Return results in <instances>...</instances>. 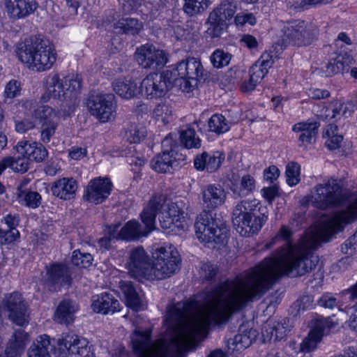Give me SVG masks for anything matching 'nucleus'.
I'll return each instance as SVG.
<instances>
[{
    "label": "nucleus",
    "instance_id": "nucleus-30",
    "mask_svg": "<svg viewBox=\"0 0 357 357\" xmlns=\"http://www.w3.org/2000/svg\"><path fill=\"white\" fill-rule=\"evenodd\" d=\"M52 195L63 200H70L75 196L77 183L73 178H62L54 182Z\"/></svg>",
    "mask_w": 357,
    "mask_h": 357
},
{
    "label": "nucleus",
    "instance_id": "nucleus-14",
    "mask_svg": "<svg viewBox=\"0 0 357 357\" xmlns=\"http://www.w3.org/2000/svg\"><path fill=\"white\" fill-rule=\"evenodd\" d=\"M170 70H164L158 73H149L141 82V92L148 98H160L164 96L167 91L174 87L171 79Z\"/></svg>",
    "mask_w": 357,
    "mask_h": 357
},
{
    "label": "nucleus",
    "instance_id": "nucleus-21",
    "mask_svg": "<svg viewBox=\"0 0 357 357\" xmlns=\"http://www.w3.org/2000/svg\"><path fill=\"white\" fill-rule=\"evenodd\" d=\"M229 189L235 199L247 197L256 190L257 182L251 174H244L240 176L233 173L229 178Z\"/></svg>",
    "mask_w": 357,
    "mask_h": 357
},
{
    "label": "nucleus",
    "instance_id": "nucleus-25",
    "mask_svg": "<svg viewBox=\"0 0 357 357\" xmlns=\"http://www.w3.org/2000/svg\"><path fill=\"white\" fill-rule=\"evenodd\" d=\"M15 149L19 155L25 156L29 161L43 162L48 155V151L42 143L27 141L18 142Z\"/></svg>",
    "mask_w": 357,
    "mask_h": 357
},
{
    "label": "nucleus",
    "instance_id": "nucleus-10",
    "mask_svg": "<svg viewBox=\"0 0 357 357\" xmlns=\"http://www.w3.org/2000/svg\"><path fill=\"white\" fill-rule=\"evenodd\" d=\"M349 196V192L344 190L340 181L333 177L322 183L316 185L312 195L314 206L326 210L340 205Z\"/></svg>",
    "mask_w": 357,
    "mask_h": 357
},
{
    "label": "nucleus",
    "instance_id": "nucleus-61",
    "mask_svg": "<svg viewBox=\"0 0 357 357\" xmlns=\"http://www.w3.org/2000/svg\"><path fill=\"white\" fill-rule=\"evenodd\" d=\"M143 0H123L122 9L124 13H135L141 6Z\"/></svg>",
    "mask_w": 357,
    "mask_h": 357
},
{
    "label": "nucleus",
    "instance_id": "nucleus-24",
    "mask_svg": "<svg viewBox=\"0 0 357 357\" xmlns=\"http://www.w3.org/2000/svg\"><path fill=\"white\" fill-rule=\"evenodd\" d=\"M225 159V155L222 151H204L195 156L194 167L198 171L214 173L220 169Z\"/></svg>",
    "mask_w": 357,
    "mask_h": 357
},
{
    "label": "nucleus",
    "instance_id": "nucleus-16",
    "mask_svg": "<svg viewBox=\"0 0 357 357\" xmlns=\"http://www.w3.org/2000/svg\"><path fill=\"white\" fill-rule=\"evenodd\" d=\"M127 266L133 278L150 280L151 265L149 256L143 247L137 246L130 250Z\"/></svg>",
    "mask_w": 357,
    "mask_h": 357
},
{
    "label": "nucleus",
    "instance_id": "nucleus-3",
    "mask_svg": "<svg viewBox=\"0 0 357 357\" xmlns=\"http://www.w3.org/2000/svg\"><path fill=\"white\" fill-rule=\"evenodd\" d=\"M18 60L33 71L50 69L56 60L54 45L49 40L32 36L19 43L15 48Z\"/></svg>",
    "mask_w": 357,
    "mask_h": 357
},
{
    "label": "nucleus",
    "instance_id": "nucleus-18",
    "mask_svg": "<svg viewBox=\"0 0 357 357\" xmlns=\"http://www.w3.org/2000/svg\"><path fill=\"white\" fill-rule=\"evenodd\" d=\"M6 13L13 21L25 20L37 11V0H4Z\"/></svg>",
    "mask_w": 357,
    "mask_h": 357
},
{
    "label": "nucleus",
    "instance_id": "nucleus-7",
    "mask_svg": "<svg viewBox=\"0 0 357 357\" xmlns=\"http://www.w3.org/2000/svg\"><path fill=\"white\" fill-rule=\"evenodd\" d=\"M167 70H170L171 79L175 87L183 92L192 91L199 82L206 79L200 60L195 57H188Z\"/></svg>",
    "mask_w": 357,
    "mask_h": 357
},
{
    "label": "nucleus",
    "instance_id": "nucleus-57",
    "mask_svg": "<svg viewBox=\"0 0 357 357\" xmlns=\"http://www.w3.org/2000/svg\"><path fill=\"white\" fill-rule=\"evenodd\" d=\"M340 297L342 303L349 302L356 303L357 302V282L350 288L342 291L340 294Z\"/></svg>",
    "mask_w": 357,
    "mask_h": 357
},
{
    "label": "nucleus",
    "instance_id": "nucleus-52",
    "mask_svg": "<svg viewBox=\"0 0 357 357\" xmlns=\"http://www.w3.org/2000/svg\"><path fill=\"white\" fill-rule=\"evenodd\" d=\"M332 0H301L295 1L292 3L289 1L288 5L290 8H292L296 12H301L305 10H308L313 6L318 4H328L331 3Z\"/></svg>",
    "mask_w": 357,
    "mask_h": 357
},
{
    "label": "nucleus",
    "instance_id": "nucleus-19",
    "mask_svg": "<svg viewBox=\"0 0 357 357\" xmlns=\"http://www.w3.org/2000/svg\"><path fill=\"white\" fill-rule=\"evenodd\" d=\"M357 220V197L350 202L348 206L326 221V234H331L341 230L344 225L353 222Z\"/></svg>",
    "mask_w": 357,
    "mask_h": 357
},
{
    "label": "nucleus",
    "instance_id": "nucleus-43",
    "mask_svg": "<svg viewBox=\"0 0 357 357\" xmlns=\"http://www.w3.org/2000/svg\"><path fill=\"white\" fill-rule=\"evenodd\" d=\"M12 105V108L15 109L17 112H56L48 105L38 107V102L32 99L15 100Z\"/></svg>",
    "mask_w": 357,
    "mask_h": 357
},
{
    "label": "nucleus",
    "instance_id": "nucleus-62",
    "mask_svg": "<svg viewBox=\"0 0 357 357\" xmlns=\"http://www.w3.org/2000/svg\"><path fill=\"white\" fill-rule=\"evenodd\" d=\"M313 300L310 296H304L298 299L294 303V307L298 310V311H305L310 309L312 306Z\"/></svg>",
    "mask_w": 357,
    "mask_h": 357
},
{
    "label": "nucleus",
    "instance_id": "nucleus-39",
    "mask_svg": "<svg viewBox=\"0 0 357 357\" xmlns=\"http://www.w3.org/2000/svg\"><path fill=\"white\" fill-rule=\"evenodd\" d=\"M13 172L25 173L29 168V161L25 156L19 155L17 157H6L0 161V175L7 169Z\"/></svg>",
    "mask_w": 357,
    "mask_h": 357
},
{
    "label": "nucleus",
    "instance_id": "nucleus-48",
    "mask_svg": "<svg viewBox=\"0 0 357 357\" xmlns=\"http://www.w3.org/2000/svg\"><path fill=\"white\" fill-rule=\"evenodd\" d=\"M183 11L189 16L204 12L211 4L210 0H184Z\"/></svg>",
    "mask_w": 357,
    "mask_h": 357
},
{
    "label": "nucleus",
    "instance_id": "nucleus-20",
    "mask_svg": "<svg viewBox=\"0 0 357 357\" xmlns=\"http://www.w3.org/2000/svg\"><path fill=\"white\" fill-rule=\"evenodd\" d=\"M87 341L80 340L73 333H63L58 339L57 346L61 354H77L80 357H89V349L87 347Z\"/></svg>",
    "mask_w": 357,
    "mask_h": 357
},
{
    "label": "nucleus",
    "instance_id": "nucleus-1",
    "mask_svg": "<svg viewBox=\"0 0 357 357\" xmlns=\"http://www.w3.org/2000/svg\"><path fill=\"white\" fill-rule=\"evenodd\" d=\"M326 231L324 220L319 225L310 227L296 246L291 242V230L282 225L276 236L279 241H284V246L254 268L218 284L212 291L213 301L204 310L190 316L193 304L188 301L178 302L169 310V318L178 328L169 346L152 343L151 330L146 329V357H173L172 349L181 353L204 337L211 324L227 323L248 302L261 298L281 276H301L314 269L319 257L313 250L331 236Z\"/></svg>",
    "mask_w": 357,
    "mask_h": 357
},
{
    "label": "nucleus",
    "instance_id": "nucleus-60",
    "mask_svg": "<svg viewBox=\"0 0 357 357\" xmlns=\"http://www.w3.org/2000/svg\"><path fill=\"white\" fill-rule=\"evenodd\" d=\"M234 22L237 26H243L245 24L252 26L257 23V20L252 13L238 14L234 17Z\"/></svg>",
    "mask_w": 357,
    "mask_h": 357
},
{
    "label": "nucleus",
    "instance_id": "nucleus-35",
    "mask_svg": "<svg viewBox=\"0 0 357 357\" xmlns=\"http://www.w3.org/2000/svg\"><path fill=\"white\" fill-rule=\"evenodd\" d=\"M257 337V331L252 328H248L245 325H241L236 334L230 343L233 350L236 351L243 350L249 347Z\"/></svg>",
    "mask_w": 357,
    "mask_h": 357
},
{
    "label": "nucleus",
    "instance_id": "nucleus-38",
    "mask_svg": "<svg viewBox=\"0 0 357 357\" xmlns=\"http://www.w3.org/2000/svg\"><path fill=\"white\" fill-rule=\"evenodd\" d=\"M273 60L269 54H263L261 58L253 64L250 70V77L255 82L260 83L272 66Z\"/></svg>",
    "mask_w": 357,
    "mask_h": 357
},
{
    "label": "nucleus",
    "instance_id": "nucleus-53",
    "mask_svg": "<svg viewBox=\"0 0 357 357\" xmlns=\"http://www.w3.org/2000/svg\"><path fill=\"white\" fill-rule=\"evenodd\" d=\"M334 317L317 319L315 321L314 327L324 336L328 334L332 328H335L338 323L333 319Z\"/></svg>",
    "mask_w": 357,
    "mask_h": 357
},
{
    "label": "nucleus",
    "instance_id": "nucleus-28",
    "mask_svg": "<svg viewBox=\"0 0 357 357\" xmlns=\"http://www.w3.org/2000/svg\"><path fill=\"white\" fill-rule=\"evenodd\" d=\"M20 221L19 215L15 213H8L1 219V222L5 224L8 229L3 230L0 228L1 245L11 244L20 238V234L17 229Z\"/></svg>",
    "mask_w": 357,
    "mask_h": 357
},
{
    "label": "nucleus",
    "instance_id": "nucleus-44",
    "mask_svg": "<svg viewBox=\"0 0 357 357\" xmlns=\"http://www.w3.org/2000/svg\"><path fill=\"white\" fill-rule=\"evenodd\" d=\"M180 141L183 147L187 149H198L202 146L201 139L197 135L195 129L191 127L181 131Z\"/></svg>",
    "mask_w": 357,
    "mask_h": 357
},
{
    "label": "nucleus",
    "instance_id": "nucleus-13",
    "mask_svg": "<svg viewBox=\"0 0 357 357\" xmlns=\"http://www.w3.org/2000/svg\"><path fill=\"white\" fill-rule=\"evenodd\" d=\"M168 54L155 47L153 44L146 43L136 49L135 59L140 67L153 71L160 70L167 63Z\"/></svg>",
    "mask_w": 357,
    "mask_h": 357
},
{
    "label": "nucleus",
    "instance_id": "nucleus-45",
    "mask_svg": "<svg viewBox=\"0 0 357 357\" xmlns=\"http://www.w3.org/2000/svg\"><path fill=\"white\" fill-rule=\"evenodd\" d=\"M147 135L145 127L142 125L131 123L125 130L123 137L130 144H137L143 141Z\"/></svg>",
    "mask_w": 357,
    "mask_h": 357
},
{
    "label": "nucleus",
    "instance_id": "nucleus-22",
    "mask_svg": "<svg viewBox=\"0 0 357 357\" xmlns=\"http://www.w3.org/2000/svg\"><path fill=\"white\" fill-rule=\"evenodd\" d=\"M320 123L319 121L308 119L294 124L292 130L294 132H300L298 137V146L303 149L316 142Z\"/></svg>",
    "mask_w": 357,
    "mask_h": 357
},
{
    "label": "nucleus",
    "instance_id": "nucleus-49",
    "mask_svg": "<svg viewBox=\"0 0 357 357\" xmlns=\"http://www.w3.org/2000/svg\"><path fill=\"white\" fill-rule=\"evenodd\" d=\"M22 84L16 79L10 80L5 86L3 96L6 104H13L15 100L14 98L21 95Z\"/></svg>",
    "mask_w": 357,
    "mask_h": 357
},
{
    "label": "nucleus",
    "instance_id": "nucleus-27",
    "mask_svg": "<svg viewBox=\"0 0 357 357\" xmlns=\"http://www.w3.org/2000/svg\"><path fill=\"white\" fill-rule=\"evenodd\" d=\"M91 307L95 312L102 314H113L120 311L119 301L108 292H103L93 296Z\"/></svg>",
    "mask_w": 357,
    "mask_h": 357
},
{
    "label": "nucleus",
    "instance_id": "nucleus-34",
    "mask_svg": "<svg viewBox=\"0 0 357 357\" xmlns=\"http://www.w3.org/2000/svg\"><path fill=\"white\" fill-rule=\"evenodd\" d=\"M113 27L119 34L135 36L139 34L144 25L137 18L122 17L114 24Z\"/></svg>",
    "mask_w": 357,
    "mask_h": 357
},
{
    "label": "nucleus",
    "instance_id": "nucleus-4",
    "mask_svg": "<svg viewBox=\"0 0 357 357\" xmlns=\"http://www.w3.org/2000/svg\"><path fill=\"white\" fill-rule=\"evenodd\" d=\"M160 212L159 221L163 229L173 234H181L186 227L183 211L174 202L165 204L161 197H153L141 213L144 224L155 227V218Z\"/></svg>",
    "mask_w": 357,
    "mask_h": 357
},
{
    "label": "nucleus",
    "instance_id": "nucleus-64",
    "mask_svg": "<svg viewBox=\"0 0 357 357\" xmlns=\"http://www.w3.org/2000/svg\"><path fill=\"white\" fill-rule=\"evenodd\" d=\"M174 33L177 39L181 41H190L193 38V34L189 29H185L179 26L175 29Z\"/></svg>",
    "mask_w": 357,
    "mask_h": 357
},
{
    "label": "nucleus",
    "instance_id": "nucleus-58",
    "mask_svg": "<svg viewBox=\"0 0 357 357\" xmlns=\"http://www.w3.org/2000/svg\"><path fill=\"white\" fill-rule=\"evenodd\" d=\"M289 320L287 318L281 319L276 324H273V326L275 329V340H281L283 339L287 333L289 331L287 323Z\"/></svg>",
    "mask_w": 357,
    "mask_h": 357
},
{
    "label": "nucleus",
    "instance_id": "nucleus-23",
    "mask_svg": "<svg viewBox=\"0 0 357 357\" xmlns=\"http://www.w3.org/2000/svg\"><path fill=\"white\" fill-rule=\"evenodd\" d=\"M36 114V127L40 130V141L49 143L54 135L60 123L58 113H35Z\"/></svg>",
    "mask_w": 357,
    "mask_h": 357
},
{
    "label": "nucleus",
    "instance_id": "nucleus-56",
    "mask_svg": "<svg viewBox=\"0 0 357 357\" xmlns=\"http://www.w3.org/2000/svg\"><path fill=\"white\" fill-rule=\"evenodd\" d=\"M334 108L331 112H355L357 110V100H348L347 102H342L340 100H336L333 102Z\"/></svg>",
    "mask_w": 357,
    "mask_h": 357
},
{
    "label": "nucleus",
    "instance_id": "nucleus-17",
    "mask_svg": "<svg viewBox=\"0 0 357 357\" xmlns=\"http://www.w3.org/2000/svg\"><path fill=\"white\" fill-rule=\"evenodd\" d=\"M3 307L8 312L9 319L15 324L24 326L29 324L26 305L17 292L6 295L3 300Z\"/></svg>",
    "mask_w": 357,
    "mask_h": 357
},
{
    "label": "nucleus",
    "instance_id": "nucleus-31",
    "mask_svg": "<svg viewBox=\"0 0 357 357\" xmlns=\"http://www.w3.org/2000/svg\"><path fill=\"white\" fill-rule=\"evenodd\" d=\"M28 334L22 329L15 330L9 340L5 351L0 357H20L28 341Z\"/></svg>",
    "mask_w": 357,
    "mask_h": 357
},
{
    "label": "nucleus",
    "instance_id": "nucleus-46",
    "mask_svg": "<svg viewBox=\"0 0 357 357\" xmlns=\"http://www.w3.org/2000/svg\"><path fill=\"white\" fill-rule=\"evenodd\" d=\"M323 337L322 333L313 327L301 343L300 350L305 353L311 352L317 347Z\"/></svg>",
    "mask_w": 357,
    "mask_h": 357
},
{
    "label": "nucleus",
    "instance_id": "nucleus-5",
    "mask_svg": "<svg viewBox=\"0 0 357 357\" xmlns=\"http://www.w3.org/2000/svg\"><path fill=\"white\" fill-rule=\"evenodd\" d=\"M232 223L241 236L258 233L268 220V210L256 199H244L234 206Z\"/></svg>",
    "mask_w": 357,
    "mask_h": 357
},
{
    "label": "nucleus",
    "instance_id": "nucleus-41",
    "mask_svg": "<svg viewBox=\"0 0 357 357\" xmlns=\"http://www.w3.org/2000/svg\"><path fill=\"white\" fill-rule=\"evenodd\" d=\"M50 337L47 335H40L33 342L28 350V357H51L49 353Z\"/></svg>",
    "mask_w": 357,
    "mask_h": 357
},
{
    "label": "nucleus",
    "instance_id": "nucleus-42",
    "mask_svg": "<svg viewBox=\"0 0 357 357\" xmlns=\"http://www.w3.org/2000/svg\"><path fill=\"white\" fill-rule=\"evenodd\" d=\"M17 199L20 204L31 208H38L41 204V195L30 190L22 189V186L17 187Z\"/></svg>",
    "mask_w": 357,
    "mask_h": 357
},
{
    "label": "nucleus",
    "instance_id": "nucleus-2",
    "mask_svg": "<svg viewBox=\"0 0 357 357\" xmlns=\"http://www.w3.org/2000/svg\"><path fill=\"white\" fill-rule=\"evenodd\" d=\"M204 210L195 222V234L203 243L222 244L227 238L228 229L222 219L213 218L210 211L214 210L225 204L227 192L219 184H208L204 187L201 192Z\"/></svg>",
    "mask_w": 357,
    "mask_h": 357
},
{
    "label": "nucleus",
    "instance_id": "nucleus-11",
    "mask_svg": "<svg viewBox=\"0 0 357 357\" xmlns=\"http://www.w3.org/2000/svg\"><path fill=\"white\" fill-rule=\"evenodd\" d=\"M236 1L223 0L208 15L206 23L208 27L206 31V39L211 41L219 40L227 27V21L231 20L236 12Z\"/></svg>",
    "mask_w": 357,
    "mask_h": 357
},
{
    "label": "nucleus",
    "instance_id": "nucleus-33",
    "mask_svg": "<svg viewBox=\"0 0 357 357\" xmlns=\"http://www.w3.org/2000/svg\"><path fill=\"white\" fill-rule=\"evenodd\" d=\"M353 57L348 53H340L331 58L325 66L326 76L331 77L336 74L349 70V66L352 63Z\"/></svg>",
    "mask_w": 357,
    "mask_h": 357
},
{
    "label": "nucleus",
    "instance_id": "nucleus-37",
    "mask_svg": "<svg viewBox=\"0 0 357 357\" xmlns=\"http://www.w3.org/2000/svg\"><path fill=\"white\" fill-rule=\"evenodd\" d=\"M116 106L114 94H91V112H115Z\"/></svg>",
    "mask_w": 357,
    "mask_h": 357
},
{
    "label": "nucleus",
    "instance_id": "nucleus-15",
    "mask_svg": "<svg viewBox=\"0 0 357 357\" xmlns=\"http://www.w3.org/2000/svg\"><path fill=\"white\" fill-rule=\"evenodd\" d=\"M41 281L50 291H56L62 287H69L72 278L68 266L56 262L47 265Z\"/></svg>",
    "mask_w": 357,
    "mask_h": 357
},
{
    "label": "nucleus",
    "instance_id": "nucleus-54",
    "mask_svg": "<svg viewBox=\"0 0 357 357\" xmlns=\"http://www.w3.org/2000/svg\"><path fill=\"white\" fill-rule=\"evenodd\" d=\"M36 114L31 113V116L15 122V130L18 132L24 133L36 127Z\"/></svg>",
    "mask_w": 357,
    "mask_h": 357
},
{
    "label": "nucleus",
    "instance_id": "nucleus-50",
    "mask_svg": "<svg viewBox=\"0 0 357 357\" xmlns=\"http://www.w3.org/2000/svg\"><path fill=\"white\" fill-rule=\"evenodd\" d=\"M231 54L221 49H216L211 55L210 60L215 68H222L229 65Z\"/></svg>",
    "mask_w": 357,
    "mask_h": 357
},
{
    "label": "nucleus",
    "instance_id": "nucleus-29",
    "mask_svg": "<svg viewBox=\"0 0 357 357\" xmlns=\"http://www.w3.org/2000/svg\"><path fill=\"white\" fill-rule=\"evenodd\" d=\"M144 228L142 225L136 220L127 222L120 229V238L121 240L132 241L138 240L139 238L146 236L154 229L153 226H149L144 224Z\"/></svg>",
    "mask_w": 357,
    "mask_h": 357
},
{
    "label": "nucleus",
    "instance_id": "nucleus-59",
    "mask_svg": "<svg viewBox=\"0 0 357 357\" xmlns=\"http://www.w3.org/2000/svg\"><path fill=\"white\" fill-rule=\"evenodd\" d=\"M319 306L328 309H333L337 305L336 298L330 293L324 294L318 300Z\"/></svg>",
    "mask_w": 357,
    "mask_h": 357
},
{
    "label": "nucleus",
    "instance_id": "nucleus-6",
    "mask_svg": "<svg viewBox=\"0 0 357 357\" xmlns=\"http://www.w3.org/2000/svg\"><path fill=\"white\" fill-rule=\"evenodd\" d=\"M82 78L79 75H68L62 79L54 74L49 77L46 92L41 96L40 102H47L51 98L63 101L69 109L79 102V95L82 89Z\"/></svg>",
    "mask_w": 357,
    "mask_h": 357
},
{
    "label": "nucleus",
    "instance_id": "nucleus-47",
    "mask_svg": "<svg viewBox=\"0 0 357 357\" xmlns=\"http://www.w3.org/2000/svg\"><path fill=\"white\" fill-rule=\"evenodd\" d=\"M208 130L218 135L223 134L229 130L228 121L222 114H214L208 121Z\"/></svg>",
    "mask_w": 357,
    "mask_h": 357
},
{
    "label": "nucleus",
    "instance_id": "nucleus-26",
    "mask_svg": "<svg viewBox=\"0 0 357 357\" xmlns=\"http://www.w3.org/2000/svg\"><path fill=\"white\" fill-rule=\"evenodd\" d=\"M113 183L108 177L99 176L91 180V203L100 204L110 195Z\"/></svg>",
    "mask_w": 357,
    "mask_h": 357
},
{
    "label": "nucleus",
    "instance_id": "nucleus-51",
    "mask_svg": "<svg viewBox=\"0 0 357 357\" xmlns=\"http://www.w3.org/2000/svg\"><path fill=\"white\" fill-rule=\"evenodd\" d=\"M300 165L296 162H290L286 166L285 175L287 183L289 186H294L300 182Z\"/></svg>",
    "mask_w": 357,
    "mask_h": 357
},
{
    "label": "nucleus",
    "instance_id": "nucleus-40",
    "mask_svg": "<svg viewBox=\"0 0 357 357\" xmlns=\"http://www.w3.org/2000/svg\"><path fill=\"white\" fill-rule=\"evenodd\" d=\"M114 91L121 97L130 99L135 96L137 85L130 79L123 78L115 80L112 84Z\"/></svg>",
    "mask_w": 357,
    "mask_h": 357
},
{
    "label": "nucleus",
    "instance_id": "nucleus-12",
    "mask_svg": "<svg viewBox=\"0 0 357 357\" xmlns=\"http://www.w3.org/2000/svg\"><path fill=\"white\" fill-rule=\"evenodd\" d=\"M162 153L152 159L151 167L159 173L171 172L177 160H184L185 156L182 154L178 155L180 146L171 134L162 140Z\"/></svg>",
    "mask_w": 357,
    "mask_h": 357
},
{
    "label": "nucleus",
    "instance_id": "nucleus-36",
    "mask_svg": "<svg viewBox=\"0 0 357 357\" xmlns=\"http://www.w3.org/2000/svg\"><path fill=\"white\" fill-rule=\"evenodd\" d=\"M119 287L124 296L126 305L136 312L139 311L142 306V297L137 292L132 282L121 280L119 282Z\"/></svg>",
    "mask_w": 357,
    "mask_h": 357
},
{
    "label": "nucleus",
    "instance_id": "nucleus-9",
    "mask_svg": "<svg viewBox=\"0 0 357 357\" xmlns=\"http://www.w3.org/2000/svg\"><path fill=\"white\" fill-rule=\"evenodd\" d=\"M150 280H163L171 277L179 269L181 257L172 245L158 246L153 252Z\"/></svg>",
    "mask_w": 357,
    "mask_h": 357
},
{
    "label": "nucleus",
    "instance_id": "nucleus-63",
    "mask_svg": "<svg viewBox=\"0 0 357 357\" xmlns=\"http://www.w3.org/2000/svg\"><path fill=\"white\" fill-rule=\"evenodd\" d=\"M280 176L279 169L275 166L271 165L264 171V178L266 181L273 183Z\"/></svg>",
    "mask_w": 357,
    "mask_h": 357
},
{
    "label": "nucleus",
    "instance_id": "nucleus-32",
    "mask_svg": "<svg viewBox=\"0 0 357 357\" xmlns=\"http://www.w3.org/2000/svg\"><path fill=\"white\" fill-rule=\"evenodd\" d=\"M77 311V305L75 302L63 300L56 308L53 319L56 323L68 326L74 321L75 314Z\"/></svg>",
    "mask_w": 357,
    "mask_h": 357
},
{
    "label": "nucleus",
    "instance_id": "nucleus-55",
    "mask_svg": "<svg viewBox=\"0 0 357 357\" xmlns=\"http://www.w3.org/2000/svg\"><path fill=\"white\" fill-rule=\"evenodd\" d=\"M71 261L75 266L87 269L89 267V254L82 253L79 250H75L73 252Z\"/></svg>",
    "mask_w": 357,
    "mask_h": 357
},
{
    "label": "nucleus",
    "instance_id": "nucleus-8",
    "mask_svg": "<svg viewBox=\"0 0 357 357\" xmlns=\"http://www.w3.org/2000/svg\"><path fill=\"white\" fill-rule=\"evenodd\" d=\"M280 33L283 45L302 47L312 44L319 35V29L313 23L296 19L282 22Z\"/></svg>",
    "mask_w": 357,
    "mask_h": 357
}]
</instances>
